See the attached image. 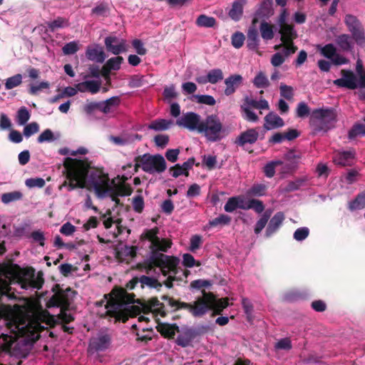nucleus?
Instances as JSON below:
<instances>
[{
    "mask_svg": "<svg viewBox=\"0 0 365 365\" xmlns=\"http://www.w3.org/2000/svg\"><path fill=\"white\" fill-rule=\"evenodd\" d=\"M66 180L61 185L68 191L76 188L86 187L94 190L99 198L105 197L111 190L108 175L103 169H91L87 160H76L66 158L63 162Z\"/></svg>",
    "mask_w": 365,
    "mask_h": 365,
    "instance_id": "f257e3e1",
    "label": "nucleus"
},
{
    "mask_svg": "<svg viewBox=\"0 0 365 365\" xmlns=\"http://www.w3.org/2000/svg\"><path fill=\"white\" fill-rule=\"evenodd\" d=\"M52 292L54 294L48 301L47 307L49 308L60 307L61 312L58 316V319L64 324L71 323L74 320V317L71 314H67L66 312L70 310L71 304L73 301L76 292L72 290L70 287L63 289L58 284L53 287Z\"/></svg>",
    "mask_w": 365,
    "mask_h": 365,
    "instance_id": "f03ea898",
    "label": "nucleus"
},
{
    "mask_svg": "<svg viewBox=\"0 0 365 365\" xmlns=\"http://www.w3.org/2000/svg\"><path fill=\"white\" fill-rule=\"evenodd\" d=\"M112 292L115 294V299H112L107 302L106 308L108 309L106 312L107 315L114 317L117 321H122L125 322L128 319V314L121 309L123 304H133L139 299L145 300L144 299H138L135 300V294H129L123 288H118L113 289Z\"/></svg>",
    "mask_w": 365,
    "mask_h": 365,
    "instance_id": "7ed1b4c3",
    "label": "nucleus"
},
{
    "mask_svg": "<svg viewBox=\"0 0 365 365\" xmlns=\"http://www.w3.org/2000/svg\"><path fill=\"white\" fill-rule=\"evenodd\" d=\"M160 299L165 302H160L158 297H152L148 300L138 301L140 305L144 314L152 312L155 316L160 315L165 317L169 312L174 313L178 312V299H175L168 294H163Z\"/></svg>",
    "mask_w": 365,
    "mask_h": 365,
    "instance_id": "20e7f679",
    "label": "nucleus"
},
{
    "mask_svg": "<svg viewBox=\"0 0 365 365\" xmlns=\"http://www.w3.org/2000/svg\"><path fill=\"white\" fill-rule=\"evenodd\" d=\"M180 259L175 256L166 255L158 252H153L150 254L148 263L143 267L146 273L149 274L154 267H159L163 276L175 274L179 273L178 264Z\"/></svg>",
    "mask_w": 365,
    "mask_h": 365,
    "instance_id": "39448f33",
    "label": "nucleus"
},
{
    "mask_svg": "<svg viewBox=\"0 0 365 365\" xmlns=\"http://www.w3.org/2000/svg\"><path fill=\"white\" fill-rule=\"evenodd\" d=\"M336 121V113L334 108H318L310 115V124L315 132L327 131L334 127Z\"/></svg>",
    "mask_w": 365,
    "mask_h": 365,
    "instance_id": "423d86ee",
    "label": "nucleus"
},
{
    "mask_svg": "<svg viewBox=\"0 0 365 365\" xmlns=\"http://www.w3.org/2000/svg\"><path fill=\"white\" fill-rule=\"evenodd\" d=\"M199 133L205 135L207 140L217 142L225 136V129L220 118L216 115H210L202 121Z\"/></svg>",
    "mask_w": 365,
    "mask_h": 365,
    "instance_id": "0eeeda50",
    "label": "nucleus"
},
{
    "mask_svg": "<svg viewBox=\"0 0 365 365\" xmlns=\"http://www.w3.org/2000/svg\"><path fill=\"white\" fill-rule=\"evenodd\" d=\"M138 160L142 164V170L149 174L162 173L167 169L166 161L160 154L145 153L138 155Z\"/></svg>",
    "mask_w": 365,
    "mask_h": 365,
    "instance_id": "6e6552de",
    "label": "nucleus"
},
{
    "mask_svg": "<svg viewBox=\"0 0 365 365\" xmlns=\"http://www.w3.org/2000/svg\"><path fill=\"white\" fill-rule=\"evenodd\" d=\"M341 75V78L334 81V84L337 87L350 90L365 88V73L355 75L351 71L342 69Z\"/></svg>",
    "mask_w": 365,
    "mask_h": 365,
    "instance_id": "1a4fd4ad",
    "label": "nucleus"
},
{
    "mask_svg": "<svg viewBox=\"0 0 365 365\" xmlns=\"http://www.w3.org/2000/svg\"><path fill=\"white\" fill-rule=\"evenodd\" d=\"M17 278L18 283L25 289L29 288L40 289L44 283L42 272H38L35 277V270L32 267L20 269Z\"/></svg>",
    "mask_w": 365,
    "mask_h": 365,
    "instance_id": "9d476101",
    "label": "nucleus"
},
{
    "mask_svg": "<svg viewBox=\"0 0 365 365\" xmlns=\"http://www.w3.org/2000/svg\"><path fill=\"white\" fill-rule=\"evenodd\" d=\"M203 299L205 305V314L212 310V316L221 314L222 311L229 306V299L227 297L217 299L212 292L202 291Z\"/></svg>",
    "mask_w": 365,
    "mask_h": 365,
    "instance_id": "9b49d317",
    "label": "nucleus"
},
{
    "mask_svg": "<svg viewBox=\"0 0 365 365\" xmlns=\"http://www.w3.org/2000/svg\"><path fill=\"white\" fill-rule=\"evenodd\" d=\"M344 23L356 43L359 46H364L365 35L362 25L357 17L351 14H346L344 17Z\"/></svg>",
    "mask_w": 365,
    "mask_h": 365,
    "instance_id": "f8f14e48",
    "label": "nucleus"
},
{
    "mask_svg": "<svg viewBox=\"0 0 365 365\" xmlns=\"http://www.w3.org/2000/svg\"><path fill=\"white\" fill-rule=\"evenodd\" d=\"M202 121L199 114L194 112H187L177 119L176 125L191 131L197 130L199 133L200 125Z\"/></svg>",
    "mask_w": 365,
    "mask_h": 365,
    "instance_id": "ddd939ff",
    "label": "nucleus"
},
{
    "mask_svg": "<svg viewBox=\"0 0 365 365\" xmlns=\"http://www.w3.org/2000/svg\"><path fill=\"white\" fill-rule=\"evenodd\" d=\"M205 305L202 297H197L192 303L182 302L178 299V311L185 309L194 317H202L205 314Z\"/></svg>",
    "mask_w": 365,
    "mask_h": 365,
    "instance_id": "4468645a",
    "label": "nucleus"
},
{
    "mask_svg": "<svg viewBox=\"0 0 365 365\" xmlns=\"http://www.w3.org/2000/svg\"><path fill=\"white\" fill-rule=\"evenodd\" d=\"M104 43L106 51L114 55H119L126 52L128 50L126 41L114 35L106 37Z\"/></svg>",
    "mask_w": 365,
    "mask_h": 365,
    "instance_id": "2eb2a0df",
    "label": "nucleus"
},
{
    "mask_svg": "<svg viewBox=\"0 0 365 365\" xmlns=\"http://www.w3.org/2000/svg\"><path fill=\"white\" fill-rule=\"evenodd\" d=\"M224 94L227 96L234 94L243 83V78L240 74H232L225 79Z\"/></svg>",
    "mask_w": 365,
    "mask_h": 365,
    "instance_id": "dca6fc26",
    "label": "nucleus"
},
{
    "mask_svg": "<svg viewBox=\"0 0 365 365\" xmlns=\"http://www.w3.org/2000/svg\"><path fill=\"white\" fill-rule=\"evenodd\" d=\"M259 138V133L257 128H250L240 133L235 140V143L241 147L246 144H254Z\"/></svg>",
    "mask_w": 365,
    "mask_h": 365,
    "instance_id": "f3484780",
    "label": "nucleus"
},
{
    "mask_svg": "<svg viewBox=\"0 0 365 365\" xmlns=\"http://www.w3.org/2000/svg\"><path fill=\"white\" fill-rule=\"evenodd\" d=\"M86 56L89 61L101 63L104 62L106 58L103 48L98 44L88 46L86 51Z\"/></svg>",
    "mask_w": 365,
    "mask_h": 365,
    "instance_id": "a211bd4d",
    "label": "nucleus"
},
{
    "mask_svg": "<svg viewBox=\"0 0 365 365\" xmlns=\"http://www.w3.org/2000/svg\"><path fill=\"white\" fill-rule=\"evenodd\" d=\"M158 325L156 326L157 331L166 339H173L175 332H179V327L176 324H168L160 322L159 319H157Z\"/></svg>",
    "mask_w": 365,
    "mask_h": 365,
    "instance_id": "6ab92c4d",
    "label": "nucleus"
},
{
    "mask_svg": "<svg viewBox=\"0 0 365 365\" xmlns=\"http://www.w3.org/2000/svg\"><path fill=\"white\" fill-rule=\"evenodd\" d=\"M355 157L354 150L338 152L333 156V162L339 166H351Z\"/></svg>",
    "mask_w": 365,
    "mask_h": 365,
    "instance_id": "aec40b11",
    "label": "nucleus"
},
{
    "mask_svg": "<svg viewBox=\"0 0 365 365\" xmlns=\"http://www.w3.org/2000/svg\"><path fill=\"white\" fill-rule=\"evenodd\" d=\"M264 121V128L267 130L282 128L284 125V120L274 112L267 114Z\"/></svg>",
    "mask_w": 365,
    "mask_h": 365,
    "instance_id": "412c9836",
    "label": "nucleus"
},
{
    "mask_svg": "<svg viewBox=\"0 0 365 365\" xmlns=\"http://www.w3.org/2000/svg\"><path fill=\"white\" fill-rule=\"evenodd\" d=\"M284 220V213L282 212H277L269 220L265 232L266 237H269L274 233H275L282 225Z\"/></svg>",
    "mask_w": 365,
    "mask_h": 365,
    "instance_id": "4be33fe9",
    "label": "nucleus"
},
{
    "mask_svg": "<svg viewBox=\"0 0 365 365\" xmlns=\"http://www.w3.org/2000/svg\"><path fill=\"white\" fill-rule=\"evenodd\" d=\"M246 4L247 0H235L228 12L230 19L235 21H239L243 15V9Z\"/></svg>",
    "mask_w": 365,
    "mask_h": 365,
    "instance_id": "5701e85b",
    "label": "nucleus"
},
{
    "mask_svg": "<svg viewBox=\"0 0 365 365\" xmlns=\"http://www.w3.org/2000/svg\"><path fill=\"white\" fill-rule=\"evenodd\" d=\"M279 33L281 34V41L283 43L293 41L297 37L292 24H287L279 26Z\"/></svg>",
    "mask_w": 365,
    "mask_h": 365,
    "instance_id": "b1692460",
    "label": "nucleus"
},
{
    "mask_svg": "<svg viewBox=\"0 0 365 365\" xmlns=\"http://www.w3.org/2000/svg\"><path fill=\"white\" fill-rule=\"evenodd\" d=\"M247 46L250 50H255L258 48L259 38L258 31L254 26H250L247 34Z\"/></svg>",
    "mask_w": 365,
    "mask_h": 365,
    "instance_id": "393cba45",
    "label": "nucleus"
},
{
    "mask_svg": "<svg viewBox=\"0 0 365 365\" xmlns=\"http://www.w3.org/2000/svg\"><path fill=\"white\" fill-rule=\"evenodd\" d=\"M140 284L142 289L147 287L150 289H155L158 291H160L163 287V284L158 279L146 275L140 276Z\"/></svg>",
    "mask_w": 365,
    "mask_h": 365,
    "instance_id": "a878e982",
    "label": "nucleus"
},
{
    "mask_svg": "<svg viewBox=\"0 0 365 365\" xmlns=\"http://www.w3.org/2000/svg\"><path fill=\"white\" fill-rule=\"evenodd\" d=\"M273 1L264 0L260 4L259 9L256 11V16L260 18H269L273 14Z\"/></svg>",
    "mask_w": 365,
    "mask_h": 365,
    "instance_id": "bb28decb",
    "label": "nucleus"
},
{
    "mask_svg": "<svg viewBox=\"0 0 365 365\" xmlns=\"http://www.w3.org/2000/svg\"><path fill=\"white\" fill-rule=\"evenodd\" d=\"M120 103L118 96L111 97L104 101H101V111L105 114L110 113L113 109L117 108Z\"/></svg>",
    "mask_w": 365,
    "mask_h": 365,
    "instance_id": "cd10ccee",
    "label": "nucleus"
},
{
    "mask_svg": "<svg viewBox=\"0 0 365 365\" xmlns=\"http://www.w3.org/2000/svg\"><path fill=\"white\" fill-rule=\"evenodd\" d=\"M348 208L350 211L365 208V190L359 193L354 200L349 202Z\"/></svg>",
    "mask_w": 365,
    "mask_h": 365,
    "instance_id": "c85d7f7f",
    "label": "nucleus"
},
{
    "mask_svg": "<svg viewBox=\"0 0 365 365\" xmlns=\"http://www.w3.org/2000/svg\"><path fill=\"white\" fill-rule=\"evenodd\" d=\"M159 232L160 230L158 227H155L150 230H145L142 234L141 238L150 241L151 242L150 246L157 245L159 242V237H158Z\"/></svg>",
    "mask_w": 365,
    "mask_h": 365,
    "instance_id": "c756f323",
    "label": "nucleus"
},
{
    "mask_svg": "<svg viewBox=\"0 0 365 365\" xmlns=\"http://www.w3.org/2000/svg\"><path fill=\"white\" fill-rule=\"evenodd\" d=\"M110 342V337L108 334H104L98 337L93 342V346L96 351H103L108 347Z\"/></svg>",
    "mask_w": 365,
    "mask_h": 365,
    "instance_id": "7c9ffc66",
    "label": "nucleus"
},
{
    "mask_svg": "<svg viewBox=\"0 0 365 365\" xmlns=\"http://www.w3.org/2000/svg\"><path fill=\"white\" fill-rule=\"evenodd\" d=\"M261 36L264 40H271L274 38L273 26L264 20L260 24Z\"/></svg>",
    "mask_w": 365,
    "mask_h": 365,
    "instance_id": "2f4dec72",
    "label": "nucleus"
},
{
    "mask_svg": "<svg viewBox=\"0 0 365 365\" xmlns=\"http://www.w3.org/2000/svg\"><path fill=\"white\" fill-rule=\"evenodd\" d=\"M46 24L49 31L53 32L58 29L68 27L69 22L67 19L58 16L53 21L47 22Z\"/></svg>",
    "mask_w": 365,
    "mask_h": 365,
    "instance_id": "473e14b6",
    "label": "nucleus"
},
{
    "mask_svg": "<svg viewBox=\"0 0 365 365\" xmlns=\"http://www.w3.org/2000/svg\"><path fill=\"white\" fill-rule=\"evenodd\" d=\"M196 24L200 27L212 28L216 25V19L214 17L201 14L197 17Z\"/></svg>",
    "mask_w": 365,
    "mask_h": 365,
    "instance_id": "72a5a7b5",
    "label": "nucleus"
},
{
    "mask_svg": "<svg viewBox=\"0 0 365 365\" xmlns=\"http://www.w3.org/2000/svg\"><path fill=\"white\" fill-rule=\"evenodd\" d=\"M172 124L171 120L165 119H158L153 120L148 125V128L156 131L165 130L169 128L170 125Z\"/></svg>",
    "mask_w": 365,
    "mask_h": 365,
    "instance_id": "f704fd0d",
    "label": "nucleus"
},
{
    "mask_svg": "<svg viewBox=\"0 0 365 365\" xmlns=\"http://www.w3.org/2000/svg\"><path fill=\"white\" fill-rule=\"evenodd\" d=\"M252 83L257 88H266L269 86V81L262 71L259 72L254 78Z\"/></svg>",
    "mask_w": 365,
    "mask_h": 365,
    "instance_id": "c9c22d12",
    "label": "nucleus"
},
{
    "mask_svg": "<svg viewBox=\"0 0 365 365\" xmlns=\"http://www.w3.org/2000/svg\"><path fill=\"white\" fill-rule=\"evenodd\" d=\"M172 242L171 240L165 238L160 239L159 238V242L157 245L150 246L151 250V253L153 252H167L169 248L171 247Z\"/></svg>",
    "mask_w": 365,
    "mask_h": 365,
    "instance_id": "e433bc0d",
    "label": "nucleus"
},
{
    "mask_svg": "<svg viewBox=\"0 0 365 365\" xmlns=\"http://www.w3.org/2000/svg\"><path fill=\"white\" fill-rule=\"evenodd\" d=\"M224 78L223 72L220 68L210 70L207 74V80L211 84H215Z\"/></svg>",
    "mask_w": 365,
    "mask_h": 365,
    "instance_id": "4c0bfd02",
    "label": "nucleus"
},
{
    "mask_svg": "<svg viewBox=\"0 0 365 365\" xmlns=\"http://www.w3.org/2000/svg\"><path fill=\"white\" fill-rule=\"evenodd\" d=\"M339 46L343 51H350L352 48L350 36L348 34H341L336 38Z\"/></svg>",
    "mask_w": 365,
    "mask_h": 365,
    "instance_id": "58836bf2",
    "label": "nucleus"
},
{
    "mask_svg": "<svg viewBox=\"0 0 365 365\" xmlns=\"http://www.w3.org/2000/svg\"><path fill=\"white\" fill-rule=\"evenodd\" d=\"M231 220L232 218L229 215L221 214L217 217L210 220L209 224L211 227L224 226L229 225Z\"/></svg>",
    "mask_w": 365,
    "mask_h": 365,
    "instance_id": "ea45409f",
    "label": "nucleus"
},
{
    "mask_svg": "<svg viewBox=\"0 0 365 365\" xmlns=\"http://www.w3.org/2000/svg\"><path fill=\"white\" fill-rule=\"evenodd\" d=\"M23 195L19 191H14L11 192H6L4 193L1 195V201L5 203L8 204L11 202L19 200L22 198Z\"/></svg>",
    "mask_w": 365,
    "mask_h": 365,
    "instance_id": "a19ab883",
    "label": "nucleus"
},
{
    "mask_svg": "<svg viewBox=\"0 0 365 365\" xmlns=\"http://www.w3.org/2000/svg\"><path fill=\"white\" fill-rule=\"evenodd\" d=\"M359 135H365V125L356 123L349 131L348 137L349 139H354Z\"/></svg>",
    "mask_w": 365,
    "mask_h": 365,
    "instance_id": "79ce46f5",
    "label": "nucleus"
},
{
    "mask_svg": "<svg viewBox=\"0 0 365 365\" xmlns=\"http://www.w3.org/2000/svg\"><path fill=\"white\" fill-rule=\"evenodd\" d=\"M267 186L264 184H255L248 190L247 193L252 196L260 197L265 195Z\"/></svg>",
    "mask_w": 365,
    "mask_h": 365,
    "instance_id": "37998d69",
    "label": "nucleus"
},
{
    "mask_svg": "<svg viewBox=\"0 0 365 365\" xmlns=\"http://www.w3.org/2000/svg\"><path fill=\"white\" fill-rule=\"evenodd\" d=\"M22 82V76L19 73L16 74L6 79L5 87L7 90L12 89L19 86Z\"/></svg>",
    "mask_w": 365,
    "mask_h": 365,
    "instance_id": "c03bdc74",
    "label": "nucleus"
},
{
    "mask_svg": "<svg viewBox=\"0 0 365 365\" xmlns=\"http://www.w3.org/2000/svg\"><path fill=\"white\" fill-rule=\"evenodd\" d=\"M115 57H112L109 58L106 64L108 67H109L112 71H118L120 68V65L123 62L124 59L122 56L116 55Z\"/></svg>",
    "mask_w": 365,
    "mask_h": 365,
    "instance_id": "a18cd8bd",
    "label": "nucleus"
},
{
    "mask_svg": "<svg viewBox=\"0 0 365 365\" xmlns=\"http://www.w3.org/2000/svg\"><path fill=\"white\" fill-rule=\"evenodd\" d=\"M193 98L197 103L208 106H214L216 101L213 96L210 95H194Z\"/></svg>",
    "mask_w": 365,
    "mask_h": 365,
    "instance_id": "49530a36",
    "label": "nucleus"
},
{
    "mask_svg": "<svg viewBox=\"0 0 365 365\" xmlns=\"http://www.w3.org/2000/svg\"><path fill=\"white\" fill-rule=\"evenodd\" d=\"M245 40V35L242 32L237 31V32L234 33L232 36V38H231L232 45L235 48H240L243 46Z\"/></svg>",
    "mask_w": 365,
    "mask_h": 365,
    "instance_id": "de8ad7c7",
    "label": "nucleus"
},
{
    "mask_svg": "<svg viewBox=\"0 0 365 365\" xmlns=\"http://www.w3.org/2000/svg\"><path fill=\"white\" fill-rule=\"evenodd\" d=\"M115 192L120 196H130L133 192V188L129 184H120L113 188Z\"/></svg>",
    "mask_w": 365,
    "mask_h": 365,
    "instance_id": "09e8293b",
    "label": "nucleus"
},
{
    "mask_svg": "<svg viewBox=\"0 0 365 365\" xmlns=\"http://www.w3.org/2000/svg\"><path fill=\"white\" fill-rule=\"evenodd\" d=\"M284 158L289 162V163H293L297 167V164L299 160L301 158V153L294 150H289L284 155Z\"/></svg>",
    "mask_w": 365,
    "mask_h": 365,
    "instance_id": "8fccbe9b",
    "label": "nucleus"
},
{
    "mask_svg": "<svg viewBox=\"0 0 365 365\" xmlns=\"http://www.w3.org/2000/svg\"><path fill=\"white\" fill-rule=\"evenodd\" d=\"M247 207H249V210H254L257 213H261L264 210L263 202L257 199H251L248 200Z\"/></svg>",
    "mask_w": 365,
    "mask_h": 365,
    "instance_id": "3c124183",
    "label": "nucleus"
},
{
    "mask_svg": "<svg viewBox=\"0 0 365 365\" xmlns=\"http://www.w3.org/2000/svg\"><path fill=\"white\" fill-rule=\"evenodd\" d=\"M240 109L243 113L242 117L245 120L249 122H257L259 120V117L257 115L251 110L250 108H248L245 106H240Z\"/></svg>",
    "mask_w": 365,
    "mask_h": 365,
    "instance_id": "603ef678",
    "label": "nucleus"
},
{
    "mask_svg": "<svg viewBox=\"0 0 365 365\" xmlns=\"http://www.w3.org/2000/svg\"><path fill=\"white\" fill-rule=\"evenodd\" d=\"M38 131L39 125L36 122H32L24 127L23 134L26 138H29Z\"/></svg>",
    "mask_w": 365,
    "mask_h": 365,
    "instance_id": "864d4df0",
    "label": "nucleus"
},
{
    "mask_svg": "<svg viewBox=\"0 0 365 365\" xmlns=\"http://www.w3.org/2000/svg\"><path fill=\"white\" fill-rule=\"evenodd\" d=\"M292 348V341L289 338L285 337L279 339L275 344L274 349L277 350L289 351Z\"/></svg>",
    "mask_w": 365,
    "mask_h": 365,
    "instance_id": "5fc2aeb1",
    "label": "nucleus"
},
{
    "mask_svg": "<svg viewBox=\"0 0 365 365\" xmlns=\"http://www.w3.org/2000/svg\"><path fill=\"white\" fill-rule=\"evenodd\" d=\"M279 90L282 97L288 101L292 100L294 97V89L292 86L282 83Z\"/></svg>",
    "mask_w": 365,
    "mask_h": 365,
    "instance_id": "6e6d98bb",
    "label": "nucleus"
},
{
    "mask_svg": "<svg viewBox=\"0 0 365 365\" xmlns=\"http://www.w3.org/2000/svg\"><path fill=\"white\" fill-rule=\"evenodd\" d=\"M79 50L78 42L71 41L66 43L63 48L62 51L65 55H72L76 53Z\"/></svg>",
    "mask_w": 365,
    "mask_h": 365,
    "instance_id": "4d7b16f0",
    "label": "nucleus"
},
{
    "mask_svg": "<svg viewBox=\"0 0 365 365\" xmlns=\"http://www.w3.org/2000/svg\"><path fill=\"white\" fill-rule=\"evenodd\" d=\"M310 114V108L304 102H300L297 104V116L298 118H304Z\"/></svg>",
    "mask_w": 365,
    "mask_h": 365,
    "instance_id": "13d9d810",
    "label": "nucleus"
},
{
    "mask_svg": "<svg viewBox=\"0 0 365 365\" xmlns=\"http://www.w3.org/2000/svg\"><path fill=\"white\" fill-rule=\"evenodd\" d=\"M145 83V76L141 75H133L130 76L128 86L130 88H138L142 86Z\"/></svg>",
    "mask_w": 365,
    "mask_h": 365,
    "instance_id": "bf43d9fd",
    "label": "nucleus"
},
{
    "mask_svg": "<svg viewBox=\"0 0 365 365\" xmlns=\"http://www.w3.org/2000/svg\"><path fill=\"white\" fill-rule=\"evenodd\" d=\"M56 138H54L53 133L51 130L46 129L43 130L38 137L37 141L39 143H43L44 142H51L54 140Z\"/></svg>",
    "mask_w": 365,
    "mask_h": 365,
    "instance_id": "052dcab7",
    "label": "nucleus"
},
{
    "mask_svg": "<svg viewBox=\"0 0 365 365\" xmlns=\"http://www.w3.org/2000/svg\"><path fill=\"white\" fill-rule=\"evenodd\" d=\"M304 180L302 178H298L294 181H289L288 182L287 185H286V187L284 188V190L286 192H292L294 190H297L302 187L304 183Z\"/></svg>",
    "mask_w": 365,
    "mask_h": 365,
    "instance_id": "680f3d73",
    "label": "nucleus"
},
{
    "mask_svg": "<svg viewBox=\"0 0 365 365\" xmlns=\"http://www.w3.org/2000/svg\"><path fill=\"white\" fill-rule=\"evenodd\" d=\"M336 48L332 43L325 45L321 50V53L327 58H331L336 55Z\"/></svg>",
    "mask_w": 365,
    "mask_h": 365,
    "instance_id": "e2e57ef3",
    "label": "nucleus"
},
{
    "mask_svg": "<svg viewBox=\"0 0 365 365\" xmlns=\"http://www.w3.org/2000/svg\"><path fill=\"white\" fill-rule=\"evenodd\" d=\"M18 123L24 125L30 118V114L25 107L21 108L17 113Z\"/></svg>",
    "mask_w": 365,
    "mask_h": 365,
    "instance_id": "0e129e2a",
    "label": "nucleus"
},
{
    "mask_svg": "<svg viewBox=\"0 0 365 365\" xmlns=\"http://www.w3.org/2000/svg\"><path fill=\"white\" fill-rule=\"evenodd\" d=\"M309 234V230L306 227L297 229L294 232V238L297 241H302L305 240Z\"/></svg>",
    "mask_w": 365,
    "mask_h": 365,
    "instance_id": "69168bd1",
    "label": "nucleus"
},
{
    "mask_svg": "<svg viewBox=\"0 0 365 365\" xmlns=\"http://www.w3.org/2000/svg\"><path fill=\"white\" fill-rule=\"evenodd\" d=\"M25 184L29 187H43L46 182L41 178H29L26 180Z\"/></svg>",
    "mask_w": 365,
    "mask_h": 365,
    "instance_id": "338daca9",
    "label": "nucleus"
},
{
    "mask_svg": "<svg viewBox=\"0 0 365 365\" xmlns=\"http://www.w3.org/2000/svg\"><path fill=\"white\" fill-rule=\"evenodd\" d=\"M133 207L135 212L141 213L144 208V200L141 195H137L133 199Z\"/></svg>",
    "mask_w": 365,
    "mask_h": 365,
    "instance_id": "774afa93",
    "label": "nucleus"
}]
</instances>
